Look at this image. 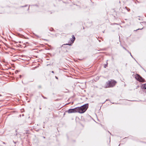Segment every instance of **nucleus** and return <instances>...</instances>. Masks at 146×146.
<instances>
[{
    "mask_svg": "<svg viewBox=\"0 0 146 146\" xmlns=\"http://www.w3.org/2000/svg\"><path fill=\"white\" fill-rule=\"evenodd\" d=\"M135 78L137 80L140 82H145V79L139 74H136L135 75Z\"/></svg>",
    "mask_w": 146,
    "mask_h": 146,
    "instance_id": "3",
    "label": "nucleus"
},
{
    "mask_svg": "<svg viewBox=\"0 0 146 146\" xmlns=\"http://www.w3.org/2000/svg\"><path fill=\"white\" fill-rule=\"evenodd\" d=\"M88 107V104H86L80 107H77L78 112L80 113H84L87 110Z\"/></svg>",
    "mask_w": 146,
    "mask_h": 146,
    "instance_id": "1",
    "label": "nucleus"
},
{
    "mask_svg": "<svg viewBox=\"0 0 146 146\" xmlns=\"http://www.w3.org/2000/svg\"><path fill=\"white\" fill-rule=\"evenodd\" d=\"M141 88L143 89H146V84L142 85L141 86Z\"/></svg>",
    "mask_w": 146,
    "mask_h": 146,
    "instance_id": "6",
    "label": "nucleus"
},
{
    "mask_svg": "<svg viewBox=\"0 0 146 146\" xmlns=\"http://www.w3.org/2000/svg\"><path fill=\"white\" fill-rule=\"evenodd\" d=\"M117 82L114 80H110L107 82L105 85L106 88L112 87L114 86Z\"/></svg>",
    "mask_w": 146,
    "mask_h": 146,
    "instance_id": "2",
    "label": "nucleus"
},
{
    "mask_svg": "<svg viewBox=\"0 0 146 146\" xmlns=\"http://www.w3.org/2000/svg\"><path fill=\"white\" fill-rule=\"evenodd\" d=\"M68 113H76L78 112L77 107L73 109H69L68 110Z\"/></svg>",
    "mask_w": 146,
    "mask_h": 146,
    "instance_id": "4",
    "label": "nucleus"
},
{
    "mask_svg": "<svg viewBox=\"0 0 146 146\" xmlns=\"http://www.w3.org/2000/svg\"><path fill=\"white\" fill-rule=\"evenodd\" d=\"M72 38L71 39V43H73L74 41L75 40V38L74 35H72Z\"/></svg>",
    "mask_w": 146,
    "mask_h": 146,
    "instance_id": "5",
    "label": "nucleus"
},
{
    "mask_svg": "<svg viewBox=\"0 0 146 146\" xmlns=\"http://www.w3.org/2000/svg\"><path fill=\"white\" fill-rule=\"evenodd\" d=\"M52 73H54V71H52Z\"/></svg>",
    "mask_w": 146,
    "mask_h": 146,
    "instance_id": "7",
    "label": "nucleus"
}]
</instances>
